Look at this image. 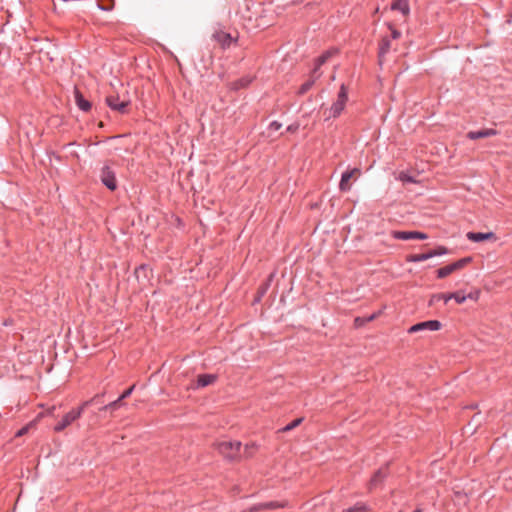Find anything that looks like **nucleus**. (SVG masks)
Masks as SVG:
<instances>
[{"label":"nucleus","mask_w":512,"mask_h":512,"mask_svg":"<svg viewBox=\"0 0 512 512\" xmlns=\"http://www.w3.org/2000/svg\"><path fill=\"white\" fill-rule=\"evenodd\" d=\"M216 448L225 458L234 460L240 455L241 442L225 440L218 442Z\"/></svg>","instance_id":"obj_1"},{"label":"nucleus","mask_w":512,"mask_h":512,"mask_svg":"<svg viewBox=\"0 0 512 512\" xmlns=\"http://www.w3.org/2000/svg\"><path fill=\"white\" fill-rule=\"evenodd\" d=\"M348 101V89L345 84L340 86L337 100L330 107V115L329 117L336 118L338 117L342 111L344 110L346 103Z\"/></svg>","instance_id":"obj_2"},{"label":"nucleus","mask_w":512,"mask_h":512,"mask_svg":"<svg viewBox=\"0 0 512 512\" xmlns=\"http://www.w3.org/2000/svg\"><path fill=\"white\" fill-rule=\"evenodd\" d=\"M471 257H464L462 259H459L449 265H446L444 267H441L437 270V277L442 279L450 274L454 273L455 271H458L462 268H464L468 263L471 262Z\"/></svg>","instance_id":"obj_3"},{"label":"nucleus","mask_w":512,"mask_h":512,"mask_svg":"<svg viewBox=\"0 0 512 512\" xmlns=\"http://www.w3.org/2000/svg\"><path fill=\"white\" fill-rule=\"evenodd\" d=\"M106 104L110 109L125 114L130 101L127 99L120 100L119 95H108L106 97Z\"/></svg>","instance_id":"obj_4"},{"label":"nucleus","mask_w":512,"mask_h":512,"mask_svg":"<svg viewBox=\"0 0 512 512\" xmlns=\"http://www.w3.org/2000/svg\"><path fill=\"white\" fill-rule=\"evenodd\" d=\"M442 328V324L438 320H428L424 322L417 323L412 325L408 329V333H417L422 331H438Z\"/></svg>","instance_id":"obj_5"},{"label":"nucleus","mask_w":512,"mask_h":512,"mask_svg":"<svg viewBox=\"0 0 512 512\" xmlns=\"http://www.w3.org/2000/svg\"><path fill=\"white\" fill-rule=\"evenodd\" d=\"M100 179L108 189L114 191L117 188L115 172L111 169L110 166H103L100 173Z\"/></svg>","instance_id":"obj_6"},{"label":"nucleus","mask_w":512,"mask_h":512,"mask_svg":"<svg viewBox=\"0 0 512 512\" xmlns=\"http://www.w3.org/2000/svg\"><path fill=\"white\" fill-rule=\"evenodd\" d=\"M79 419V411L70 410L67 412L53 427V430L56 433L62 432L68 426H70L73 422Z\"/></svg>","instance_id":"obj_7"},{"label":"nucleus","mask_w":512,"mask_h":512,"mask_svg":"<svg viewBox=\"0 0 512 512\" xmlns=\"http://www.w3.org/2000/svg\"><path fill=\"white\" fill-rule=\"evenodd\" d=\"M392 237L397 240H426L428 235L420 231H392Z\"/></svg>","instance_id":"obj_8"},{"label":"nucleus","mask_w":512,"mask_h":512,"mask_svg":"<svg viewBox=\"0 0 512 512\" xmlns=\"http://www.w3.org/2000/svg\"><path fill=\"white\" fill-rule=\"evenodd\" d=\"M387 471H388V468H387V466H385V467L379 468L374 473V475L371 477L369 484H368L369 490L375 489L383 483L384 479L386 478V476L388 474Z\"/></svg>","instance_id":"obj_9"},{"label":"nucleus","mask_w":512,"mask_h":512,"mask_svg":"<svg viewBox=\"0 0 512 512\" xmlns=\"http://www.w3.org/2000/svg\"><path fill=\"white\" fill-rule=\"evenodd\" d=\"M212 37L224 49L230 47V45L236 41L230 33H226L224 31H216Z\"/></svg>","instance_id":"obj_10"},{"label":"nucleus","mask_w":512,"mask_h":512,"mask_svg":"<svg viewBox=\"0 0 512 512\" xmlns=\"http://www.w3.org/2000/svg\"><path fill=\"white\" fill-rule=\"evenodd\" d=\"M360 173V170L358 168H354L352 170L345 171L342 176L339 183V189L342 192H347L350 190L351 185L349 184L350 179L355 175Z\"/></svg>","instance_id":"obj_11"},{"label":"nucleus","mask_w":512,"mask_h":512,"mask_svg":"<svg viewBox=\"0 0 512 512\" xmlns=\"http://www.w3.org/2000/svg\"><path fill=\"white\" fill-rule=\"evenodd\" d=\"M287 506H288L287 501H281V502L270 501V502H265V503H260V504L254 505L253 507L250 508V511H260V510H264V509H277V508H284Z\"/></svg>","instance_id":"obj_12"},{"label":"nucleus","mask_w":512,"mask_h":512,"mask_svg":"<svg viewBox=\"0 0 512 512\" xmlns=\"http://www.w3.org/2000/svg\"><path fill=\"white\" fill-rule=\"evenodd\" d=\"M320 76V72H315L314 70H312V72L309 75V78L300 86L298 94L304 95L305 93H307L313 87L316 80L319 79Z\"/></svg>","instance_id":"obj_13"},{"label":"nucleus","mask_w":512,"mask_h":512,"mask_svg":"<svg viewBox=\"0 0 512 512\" xmlns=\"http://www.w3.org/2000/svg\"><path fill=\"white\" fill-rule=\"evenodd\" d=\"M496 134H497V131L495 129L485 128V129H481L478 131H469L466 136L470 140H477L480 138L491 137Z\"/></svg>","instance_id":"obj_14"},{"label":"nucleus","mask_w":512,"mask_h":512,"mask_svg":"<svg viewBox=\"0 0 512 512\" xmlns=\"http://www.w3.org/2000/svg\"><path fill=\"white\" fill-rule=\"evenodd\" d=\"M391 42L392 39L389 36H383L379 42V51H378V57L380 64L382 63V59L384 56L389 53L391 49Z\"/></svg>","instance_id":"obj_15"},{"label":"nucleus","mask_w":512,"mask_h":512,"mask_svg":"<svg viewBox=\"0 0 512 512\" xmlns=\"http://www.w3.org/2000/svg\"><path fill=\"white\" fill-rule=\"evenodd\" d=\"M336 49H330L325 51L323 54H321L316 60H315V66L313 70L315 72H319L320 67L325 64L331 57H333L335 54H337Z\"/></svg>","instance_id":"obj_16"},{"label":"nucleus","mask_w":512,"mask_h":512,"mask_svg":"<svg viewBox=\"0 0 512 512\" xmlns=\"http://www.w3.org/2000/svg\"><path fill=\"white\" fill-rule=\"evenodd\" d=\"M468 240L472 242H482L485 240L492 239L494 234L492 232L482 233V232H468L466 234Z\"/></svg>","instance_id":"obj_17"},{"label":"nucleus","mask_w":512,"mask_h":512,"mask_svg":"<svg viewBox=\"0 0 512 512\" xmlns=\"http://www.w3.org/2000/svg\"><path fill=\"white\" fill-rule=\"evenodd\" d=\"M391 9L400 11L404 16H407L410 13L408 0H395L391 4Z\"/></svg>","instance_id":"obj_18"},{"label":"nucleus","mask_w":512,"mask_h":512,"mask_svg":"<svg viewBox=\"0 0 512 512\" xmlns=\"http://www.w3.org/2000/svg\"><path fill=\"white\" fill-rule=\"evenodd\" d=\"M75 101L80 110L88 112L91 109V103L78 90L75 91Z\"/></svg>","instance_id":"obj_19"},{"label":"nucleus","mask_w":512,"mask_h":512,"mask_svg":"<svg viewBox=\"0 0 512 512\" xmlns=\"http://www.w3.org/2000/svg\"><path fill=\"white\" fill-rule=\"evenodd\" d=\"M216 375L214 374H201L197 378V387H206L213 384L216 381Z\"/></svg>","instance_id":"obj_20"},{"label":"nucleus","mask_w":512,"mask_h":512,"mask_svg":"<svg viewBox=\"0 0 512 512\" xmlns=\"http://www.w3.org/2000/svg\"><path fill=\"white\" fill-rule=\"evenodd\" d=\"M252 82V78L249 76L242 77L230 84L232 90H239L246 88Z\"/></svg>","instance_id":"obj_21"},{"label":"nucleus","mask_w":512,"mask_h":512,"mask_svg":"<svg viewBox=\"0 0 512 512\" xmlns=\"http://www.w3.org/2000/svg\"><path fill=\"white\" fill-rule=\"evenodd\" d=\"M430 258H431V254H430V251H428V252L422 253V254L408 255L406 260H407V262H410V263H418V262L426 261Z\"/></svg>","instance_id":"obj_22"},{"label":"nucleus","mask_w":512,"mask_h":512,"mask_svg":"<svg viewBox=\"0 0 512 512\" xmlns=\"http://www.w3.org/2000/svg\"><path fill=\"white\" fill-rule=\"evenodd\" d=\"M98 398H99V395H96L92 399L84 401L78 408H74L72 410L79 411V418H80L82 416L83 412L85 411V409L87 407H89L91 404H93L94 402H96L98 400Z\"/></svg>","instance_id":"obj_23"},{"label":"nucleus","mask_w":512,"mask_h":512,"mask_svg":"<svg viewBox=\"0 0 512 512\" xmlns=\"http://www.w3.org/2000/svg\"><path fill=\"white\" fill-rule=\"evenodd\" d=\"M97 5L103 11H111L114 8V0H98Z\"/></svg>","instance_id":"obj_24"},{"label":"nucleus","mask_w":512,"mask_h":512,"mask_svg":"<svg viewBox=\"0 0 512 512\" xmlns=\"http://www.w3.org/2000/svg\"><path fill=\"white\" fill-rule=\"evenodd\" d=\"M448 296H449V293L434 294V295H432V297L430 299V304H433L438 301H443L444 303H447L450 300V298H448Z\"/></svg>","instance_id":"obj_25"},{"label":"nucleus","mask_w":512,"mask_h":512,"mask_svg":"<svg viewBox=\"0 0 512 512\" xmlns=\"http://www.w3.org/2000/svg\"><path fill=\"white\" fill-rule=\"evenodd\" d=\"M368 511H369V507L363 502H358L353 507H350L349 509H347V512H368Z\"/></svg>","instance_id":"obj_26"},{"label":"nucleus","mask_w":512,"mask_h":512,"mask_svg":"<svg viewBox=\"0 0 512 512\" xmlns=\"http://www.w3.org/2000/svg\"><path fill=\"white\" fill-rule=\"evenodd\" d=\"M256 450H257V445L254 442H252L250 444L245 445L243 454L246 458H250L254 455Z\"/></svg>","instance_id":"obj_27"},{"label":"nucleus","mask_w":512,"mask_h":512,"mask_svg":"<svg viewBox=\"0 0 512 512\" xmlns=\"http://www.w3.org/2000/svg\"><path fill=\"white\" fill-rule=\"evenodd\" d=\"M122 401L123 400H120V398L118 397V399H116L115 401H112L109 404L103 406L100 410L101 411L116 410V409H118L122 405Z\"/></svg>","instance_id":"obj_28"},{"label":"nucleus","mask_w":512,"mask_h":512,"mask_svg":"<svg viewBox=\"0 0 512 512\" xmlns=\"http://www.w3.org/2000/svg\"><path fill=\"white\" fill-rule=\"evenodd\" d=\"M448 298H450V300L454 299L458 304L464 303L467 299L466 295L462 294L461 292L449 293Z\"/></svg>","instance_id":"obj_29"},{"label":"nucleus","mask_w":512,"mask_h":512,"mask_svg":"<svg viewBox=\"0 0 512 512\" xmlns=\"http://www.w3.org/2000/svg\"><path fill=\"white\" fill-rule=\"evenodd\" d=\"M448 253H449V251L445 246H438L435 249L430 250L431 258L435 257V256L445 255Z\"/></svg>","instance_id":"obj_30"},{"label":"nucleus","mask_w":512,"mask_h":512,"mask_svg":"<svg viewBox=\"0 0 512 512\" xmlns=\"http://www.w3.org/2000/svg\"><path fill=\"white\" fill-rule=\"evenodd\" d=\"M303 421V418H297L282 428L283 432H288L299 426Z\"/></svg>","instance_id":"obj_31"},{"label":"nucleus","mask_w":512,"mask_h":512,"mask_svg":"<svg viewBox=\"0 0 512 512\" xmlns=\"http://www.w3.org/2000/svg\"><path fill=\"white\" fill-rule=\"evenodd\" d=\"M388 28L390 29L391 31V34L389 35V37L392 39V40H396V39H399L400 36H401V32L399 30H397L396 28H394L391 24H388Z\"/></svg>","instance_id":"obj_32"},{"label":"nucleus","mask_w":512,"mask_h":512,"mask_svg":"<svg viewBox=\"0 0 512 512\" xmlns=\"http://www.w3.org/2000/svg\"><path fill=\"white\" fill-rule=\"evenodd\" d=\"M134 388H135V385H132L131 387H129L128 389H126V390H125V391H124V392L119 396L120 400H124V399L128 398V397L132 394V392H133Z\"/></svg>","instance_id":"obj_33"},{"label":"nucleus","mask_w":512,"mask_h":512,"mask_svg":"<svg viewBox=\"0 0 512 512\" xmlns=\"http://www.w3.org/2000/svg\"><path fill=\"white\" fill-rule=\"evenodd\" d=\"M399 179L402 181V182H407V183H414L415 180L413 179V177L409 176L408 174L406 173H401L400 176H399Z\"/></svg>","instance_id":"obj_34"},{"label":"nucleus","mask_w":512,"mask_h":512,"mask_svg":"<svg viewBox=\"0 0 512 512\" xmlns=\"http://www.w3.org/2000/svg\"><path fill=\"white\" fill-rule=\"evenodd\" d=\"M282 127V124L278 121H272L269 124V130L271 131H278Z\"/></svg>","instance_id":"obj_35"},{"label":"nucleus","mask_w":512,"mask_h":512,"mask_svg":"<svg viewBox=\"0 0 512 512\" xmlns=\"http://www.w3.org/2000/svg\"><path fill=\"white\" fill-rule=\"evenodd\" d=\"M299 127H300L299 123L294 122L286 128V131L289 133H295L299 129Z\"/></svg>","instance_id":"obj_36"},{"label":"nucleus","mask_w":512,"mask_h":512,"mask_svg":"<svg viewBox=\"0 0 512 512\" xmlns=\"http://www.w3.org/2000/svg\"><path fill=\"white\" fill-rule=\"evenodd\" d=\"M28 429H29L28 426L22 427L20 430L17 431L16 437H21V436L25 435L28 432Z\"/></svg>","instance_id":"obj_37"},{"label":"nucleus","mask_w":512,"mask_h":512,"mask_svg":"<svg viewBox=\"0 0 512 512\" xmlns=\"http://www.w3.org/2000/svg\"><path fill=\"white\" fill-rule=\"evenodd\" d=\"M467 299H472V300H477L478 297H479V292L475 291V292H471L469 293L468 295H466Z\"/></svg>","instance_id":"obj_38"},{"label":"nucleus","mask_w":512,"mask_h":512,"mask_svg":"<svg viewBox=\"0 0 512 512\" xmlns=\"http://www.w3.org/2000/svg\"><path fill=\"white\" fill-rule=\"evenodd\" d=\"M364 323H365L364 318L357 317V318L355 319V325H356V326H361V325H363Z\"/></svg>","instance_id":"obj_39"},{"label":"nucleus","mask_w":512,"mask_h":512,"mask_svg":"<svg viewBox=\"0 0 512 512\" xmlns=\"http://www.w3.org/2000/svg\"><path fill=\"white\" fill-rule=\"evenodd\" d=\"M376 317H377V314H372V315H370L369 317L364 318L365 323H366V322L373 321Z\"/></svg>","instance_id":"obj_40"},{"label":"nucleus","mask_w":512,"mask_h":512,"mask_svg":"<svg viewBox=\"0 0 512 512\" xmlns=\"http://www.w3.org/2000/svg\"><path fill=\"white\" fill-rule=\"evenodd\" d=\"M265 291H266V288L264 287L262 290H261V295L265 294Z\"/></svg>","instance_id":"obj_41"},{"label":"nucleus","mask_w":512,"mask_h":512,"mask_svg":"<svg viewBox=\"0 0 512 512\" xmlns=\"http://www.w3.org/2000/svg\"><path fill=\"white\" fill-rule=\"evenodd\" d=\"M414 512H422V511H421V510H419V509H417V510H415Z\"/></svg>","instance_id":"obj_42"}]
</instances>
